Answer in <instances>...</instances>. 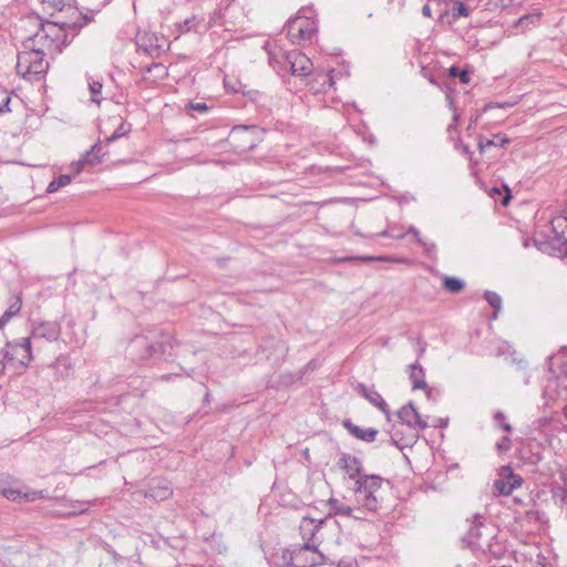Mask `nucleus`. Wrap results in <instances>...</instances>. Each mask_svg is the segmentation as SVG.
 Wrapping results in <instances>:
<instances>
[{"label": "nucleus", "instance_id": "obj_40", "mask_svg": "<svg viewBox=\"0 0 567 567\" xmlns=\"http://www.w3.org/2000/svg\"><path fill=\"white\" fill-rule=\"evenodd\" d=\"M3 496L11 501H17L18 498L23 497V494L19 489L6 488L3 489Z\"/></svg>", "mask_w": 567, "mask_h": 567}, {"label": "nucleus", "instance_id": "obj_18", "mask_svg": "<svg viewBox=\"0 0 567 567\" xmlns=\"http://www.w3.org/2000/svg\"><path fill=\"white\" fill-rule=\"evenodd\" d=\"M509 143V138L502 133L493 135L492 138H487L483 135L477 137V145L480 153L483 154L491 147H505Z\"/></svg>", "mask_w": 567, "mask_h": 567}, {"label": "nucleus", "instance_id": "obj_60", "mask_svg": "<svg viewBox=\"0 0 567 567\" xmlns=\"http://www.w3.org/2000/svg\"><path fill=\"white\" fill-rule=\"evenodd\" d=\"M143 39H144V42H145L146 40H148V39H147V34H145V33H144Z\"/></svg>", "mask_w": 567, "mask_h": 567}, {"label": "nucleus", "instance_id": "obj_39", "mask_svg": "<svg viewBox=\"0 0 567 567\" xmlns=\"http://www.w3.org/2000/svg\"><path fill=\"white\" fill-rule=\"evenodd\" d=\"M450 74L452 76H458L462 83L470 82V75L466 71H460L456 66L450 68Z\"/></svg>", "mask_w": 567, "mask_h": 567}, {"label": "nucleus", "instance_id": "obj_6", "mask_svg": "<svg viewBox=\"0 0 567 567\" xmlns=\"http://www.w3.org/2000/svg\"><path fill=\"white\" fill-rule=\"evenodd\" d=\"M309 551L316 554L318 551V545L315 543H305L292 551H285L281 557L282 565L280 567H313L316 565V558L312 557L310 560L306 558Z\"/></svg>", "mask_w": 567, "mask_h": 567}, {"label": "nucleus", "instance_id": "obj_1", "mask_svg": "<svg viewBox=\"0 0 567 567\" xmlns=\"http://www.w3.org/2000/svg\"><path fill=\"white\" fill-rule=\"evenodd\" d=\"M384 482L385 480L381 476L370 474L352 485L355 506L361 515H365V519L369 515H374L380 511Z\"/></svg>", "mask_w": 567, "mask_h": 567}, {"label": "nucleus", "instance_id": "obj_16", "mask_svg": "<svg viewBox=\"0 0 567 567\" xmlns=\"http://www.w3.org/2000/svg\"><path fill=\"white\" fill-rule=\"evenodd\" d=\"M359 392L364 396L372 405L377 406L382 413L390 420V410L382 395L373 388H368L363 384L359 385Z\"/></svg>", "mask_w": 567, "mask_h": 567}, {"label": "nucleus", "instance_id": "obj_20", "mask_svg": "<svg viewBox=\"0 0 567 567\" xmlns=\"http://www.w3.org/2000/svg\"><path fill=\"white\" fill-rule=\"evenodd\" d=\"M171 348H172L171 342L168 340V337H166L162 341L151 343L147 347L146 351H144V358L146 357V353H147V357H150V358H156V359L161 358V355L165 354L167 349H171Z\"/></svg>", "mask_w": 567, "mask_h": 567}, {"label": "nucleus", "instance_id": "obj_35", "mask_svg": "<svg viewBox=\"0 0 567 567\" xmlns=\"http://www.w3.org/2000/svg\"><path fill=\"white\" fill-rule=\"evenodd\" d=\"M188 112L206 113L209 107L205 102H189L185 106Z\"/></svg>", "mask_w": 567, "mask_h": 567}, {"label": "nucleus", "instance_id": "obj_55", "mask_svg": "<svg viewBox=\"0 0 567 567\" xmlns=\"http://www.w3.org/2000/svg\"><path fill=\"white\" fill-rule=\"evenodd\" d=\"M563 414H564L565 419H567V405L564 408Z\"/></svg>", "mask_w": 567, "mask_h": 567}, {"label": "nucleus", "instance_id": "obj_53", "mask_svg": "<svg viewBox=\"0 0 567 567\" xmlns=\"http://www.w3.org/2000/svg\"><path fill=\"white\" fill-rule=\"evenodd\" d=\"M8 322H9V321H8V320H4V318L1 316V317H0V329H1L2 327H4Z\"/></svg>", "mask_w": 567, "mask_h": 567}, {"label": "nucleus", "instance_id": "obj_32", "mask_svg": "<svg viewBox=\"0 0 567 567\" xmlns=\"http://www.w3.org/2000/svg\"><path fill=\"white\" fill-rule=\"evenodd\" d=\"M470 16L468 8L461 1L455 0L452 8V17L454 20H457L462 17L466 18Z\"/></svg>", "mask_w": 567, "mask_h": 567}, {"label": "nucleus", "instance_id": "obj_19", "mask_svg": "<svg viewBox=\"0 0 567 567\" xmlns=\"http://www.w3.org/2000/svg\"><path fill=\"white\" fill-rule=\"evenodd\" d=\"M323 523L324 519L316 520L308 517L301 520L299 528L305 543H313V538Z\"/></svg>", "mask_w": 567, "mask_h": 567}, {"label": "nucleus", "instance_id": "obj_12", "mask_svg": "<svg viewBox=\"0 0 567 567\" xmlns=\"http://www.w3.org/2000/svg\"><path fill=\"white\" fill-rule=\"evenodd\" d=\"M398 417L402 424H406L411 429L420 427L424 430L427 427V422L422 419L412 402L398 411Z\"/></svg>", "mask_w": 567, "mask_h": 567}, {"label": "nucleus", "instance_id": "obj_4", "mask_svg": "<svg viewBox=\"0 0 567 567\" xmlns=\"http://www.w3.org/2000/svg\"><path fill=\"white\" fill-rule=\"evenodd\" d=\"M312 10L303 8L299 14L290 19L286 25L287 35L292 43L311 40L317 32V23L311 17Z\"/></svg>", "mask_w": 567, "mask_h": 567}, {"label": "nucleus", "instance_id": "obj_58", "mask_svg": "<svg viewBox=\"0 0 567 567\" xmlns=\"http://www.w3.org/2000/svg\"><path fill=\"white\" fill-rule=\"evenodd\" d=\"M135 44H136L137 48H140V42H138L137 38L135 39Z\"/></svg>", "mask_w": 567, "mask_h": 567}, {"label": "nucleus", "instance_id": "obj_51", "mask_svg": "<svg viewBox=\"0 0 567 567\" xmlns=\"http://www.w3.org/2000/svg\"><path fill=\"white\" fill-rule=\"evenodd\" d=\"M404 236H405L404 233H402V234H392L391 235L392 238H396V239H402V238H404Z\"/></svg>", "mask_w": 567, "mask_h": 567}, {"label": "nucleus", "instance_id": "obj_37", "mask_svg": "<svg viewBox=\"0 0 567 567\" xmlns=\"http://www.w3.org/2000/svg\"><path fill=\"white\" fill-rule=\"evenodd\" d=\"M512 441L509 436H503L499 441L496 442V449L499 453H506L511 450Z\"/></svg>", "mask_w": 567, "mask_h": 567}, {"label": "nucleus", "instance_id": "obj_48", "mask_svg": "<svg viewBox=\"0 0 567 567\" xmlns=\"http://www.w3.org/2000/svg\"><path fill=\"white\" fill-rule=\"evenodd\" d=\"M505 188H506L507 195H506V197L503 200L504 205H506L508 203L509 198H511V190H509V188L507 186H505Z\"/></svg>", "mask_w": 567, "mask_h": 567}, {"label": "nucleus", "instance_id": "obj_26", "mask_svg": "<svg viewBox=\"0 0 567 567\" xmlns=\"http://www.w3.org/2000/svg\"><path fill=\"white\" fill-rule=\"evenodd\" d=\"M203 22V18L192 16L177 24L181 32L196 31L199 24Z\"/></svg>", "mask_w": 567, "mask_h": 567}, {"label": "nucleus", "instance_id": "obj_49", "mask_svg": "<svg viewBox=\"0 0 567 567\" xmlns=\"http://www.w3.org/2000/svg\"><path fill=\"white\" fill-rule=\"evenodd\" d=\"M318 367V363L316 360H312L310 361L308 364H307V368L308 369H311V370H315L316 368Z\"/></svg>", "mask_w": 567, "mask_h": 567}, {"label": "nucleus", "instance_id": "obj_14", "mask_svg": "<svg viewBox=\"0 0 567 567\" xmlns=\"http://www.w3.org/2000/svg\"><path fill=\"white\" fill-rule=\"evenodd\" d=\"M329 506H330V514L346 516V517H352L354 519L359 520H365V515H361L358 507L349 506L343 504L341 501L337 498H330L329 499Z\"/></svg>", "mask_w": 567, "mask_h": 567}, {"label": "nucleus", "instance_id": "obj_59", "mask_svg": "<svg viewBox=\"0 0 567 567\" xmlns=\"http://www.w3.org/2000/svg\"><path fill=\"white\" fill-rule=\"evenodd\" d=\"M133 9H134V12H136V2L135 1L133 2Z\"/></svg>", "mask_w": 567, "mask_h": 567}, {"label": "nucleus", "instance_id": "obj_27", "mask_svg": "<svg viewBox=\"0 0 567 567\" xmlns=\"http://www.w3.org/2000/svg\"><path fill=\"white\" fill-rule=\"evenodd\" d=\"M493 491L494 494L502 496H509L514 492L508 481L504 477L494 481Z\"/></svg>", "mask_w": 567, "mask_h": 567}, {"label": "nucleus", "instance_id": "obj_3", "mask_svg": "<svg viewBox=\"0 0 567 567\" xmlns=\"http://www.w3.org/2000/svg\"><path fill=\"white\" fill-rule=\"evenodd\" d=\"M45 53L39 50L24 49L17 56V72L29 81H39L49 69Z\"/></svg>", "mask_w": 567, "mask_h": 567}, {"label": "nucleus", "instance_id": "obj_38", "mask_svg": "<svg viewBox=\"0 0 567 567\" xmlns=\"http://www.w3.org/2000/svg\"><path fill=\"white\" fill-rule=\"evenodd\" d=\"M146 71L148 73L155 71L157 78H164L167 75L166 68L162 63H153L151 66H147Z\"/></svg>", "mask_w": 567, "mask_h": 567}, {"label": "nucleus", "instance_id": "obj_21", "mask_svg": "<svg viewBox=\"0 0 567 567\" xmlns=\"http://www.w3.org/2000/svg\"><path fill=\"white\" fill-rule=\"evenodd\" d=\"M101 148H102V145H101V142L99 141L91 147L90 152H87L79 162H76L74 164L76 173H80L84 165L92 164L94 162V158L96 161H100L97 153L101 152Z\"/></svg>", "mask_w": 567, "mask_h": 567}, {"label": "nucleus", "instance_id": "obj_57", "mask_svg": "<svg viewBox=\"0 0 567 567\" xmlns=\"http://www.w3.org/2000/svg\"><path fill=\"white\" fill-rule=\"evenodd\" d=\"M361 259H364V260H372L373 258H372V257H362Z\"/></svg>", "mask_w": 567, "mask_h": 567}, {"label": "nucleus", "instance_id": "obj_5", "mask_svg": "<svg viewBox=\"0 0 567 567\" xmlns=\"http://www.w3.org/2000/svg\"><path fill=\"white\" fill-rule=\"evenodd\" d=\"M4 351L9 354V363L13 368H25L32 360L31 338H21L18 341H7Z\"/></svg>", "mask_w": 567, "mask_h": 567}, {"label": "nucleus", "instance_id": "obj_45", "mask_svg": "<svg viewBox=\"0 0 567 567\" xmlns=\"http://www.w3.org/2000/svg\"><path fill=\"white\" fill-rule=\"evenodd\" d=\"M406 234H412L415 237L416 241H419V239H422L420 236V231L414 226H410Z\"/></svg>", "mask_w": 567, "mask_h": 567}, {"label": "nucleus", "instance_id": "obj_41", "mask_svg": "<svg viewBox=\"0 0 567 567\" xmlns=\"http://www.w3.org/2000/svg\"><path fill=\"white\" fill-rule=\"evenodd\" d=\"M1 95V102H0V114H3L6 112H9V103L11 101V97L7 93L0 92Z\"/></svg>", "mask_w": 567, "mask_h": 567}, {"label": "nucleus", "instance_id": "obj_11", "mask_svg": "<svg viewBox=\"0 0 567 567\" xmlns=\"http://www.w3.org/2000/svg\"><path fill=\"white\" fill-rule=\"evenodd\" d=\"M173 494L172 485L166 480L152 478L147 483V489L144 492V497H150L156 502L167 499Z\"/></svg>", "mask_w": 567, "mask_h": 567}, {"label": "nucleus", "instance_id": "obj_34", "mask_svg": "<svg viewBox=\"0 0 567 567\" xmlns=\"http://www.w3.org/2000/svg\"><path fill=\"white\" fill-rule=\"evenodd\" d=\"M494 421L496 422V424L503 429L504 431L506 432H512L513 431V427L512 425L506 422V416L503 412L501 411H497L495 414H494Z\"/></svg>", "mask_w": 567, "mask_h": 567}, {"label": "nucleus", "instance_id": "obj_22", "mask_svg": "<svg viewBox=\"0 0 567 567\" xmlns=\"http://www.w3.org/2000/svg\"><path fill=\"white\" fill-rule=\"evenodd\" d=\"M499 476L508 481L513 491L519 488L523 485V478L520 475L515 474L512 466L505 465L499 470Z\"/></svg>", "mask_w": 567, "mask_h": 567}, {"label": "nucleus", "instance_id": "obj_54", "mask_svg": "<svg viewBox=\"0 0 567 567\" xmlns=\"http://www.w3.org/2000/svg\"><path fill=\"white\" fill-rule=\"evenodd\" d=\"M424 351H425V347H424V346H422V347L420 348V350H419V357H422V355H423V353H424Z\"/></svg>", "mask_w": 567, "mask_h": 567}, {"label": "nucleus", "instance_id": "obj_2", "mask_svg": "<svg viewBox=\"0 0 567 567\" xmlns=\"http://www.w3.org/2000/svg\"><path fill=\"white\" fill-rule=\"evenodd\" d=\"M39 30L23 42V48L45 53L59 47L61 33L66 25L63 21L39 23Z\"/></svg>", "mask_w": 567, "mask_h": 567}, {"label": "nucleus", "instance_id": "obj_29", "mask_svg": "<svg viewBox=\"0 0 567 567\" xmlns=\"http://www.w3.org/2000/svg\"><path fill=\"white\" fill-rule=\"evenodd\" d=\"M71 176L69 174H62L56 179H53L49 183L47 187V193H55L60 188L69 185L71 183Z\"/></svg>", "mask_w": 567, "mask_h": 567}, {"label": "nucleus", "instance_id": "obj_36", "mask_svg": "<svg viewBox=\"0 0 567 567\" xmlns=\"http://www.w3.org/2000/svg\"><path fill=\"white\" fill-rule=\"evenodd\" d=\"M69 0H41L47 9L62 11Z\"/></svg>", "mask_w": 567, "mask_h": 567}, {"label": "nucleus", "instance_id": "obj_15", "mask_svg": "<svg viewBox=\"0 0 567 567\" xmlns=\"http://www.w3.org/2000/svg\"><path fill=\"white\" fill-rule=\"evenodd\" d=\"M60 337V327L56 322H42L34 327L31 339H45L55 341Z\"/></svg>", "mask_w": 567, "mask_h": 567}, {"label": "nucleus", "instance_id": "obj_47", "mask_svg": "<svg viewBox=\"0 0 567 567\" xmlns=\"http://www.w3.org/2000/svg\"><path fill=\"white\" fill-rule=\"evenodd\" d=\"M499 3L502 6V8L507 9V8L512 7L513 0H499Z\"/></svg>", "mask_w": 567, "mask_h": 567}, {"label": "nucleus", "instance_id": "obj_33", "mask_svg": "<svg viewBox=\"0 0 567 567\" xmlns=\"http://www.w3.org/2000/svg\"><path fill=\"white\" fill-rule=\"evenodd\" d=\"M542 14L539 12L529 13L520 17L517 22L516 27H524L527 24H535L540 20Z\"/></svg>", "mask_w": 567, "mask_h": 567}, {"label": "nucleus", "instance_id": "obj_44", "mask_svg": "<svg viewBox=\"0 0 567 567\" xmlns=\"http://www.w3.org/2000/svg\"><path fill=\"white\" fill-rule=\"evenodd\" d=\"M417 244L423 247L424 252L427 255H432L436 250L434 243H426L423 239H419Z\"/></svg>", "mask_w": 567, "mask_h": 567}, {"label": "nucleus", "instance_id": "obj_9", "mask_svg": "<svg viewBox=\"0 0 567 567\" xmlns=\"http://www.w3.org/2000/svg\"><path fill=\"white\" fill-rule=\"evenodd\" d=\"M337 464L347 474L352 485L370 475L364 473L362 462L351 454L343 453Z\"/></svg>", "mask_w": 567, "mask_h": 567}, {"label": "nucleus", "instance_id": "obj_46", "mask_svg": "<svg viewBox=\"0 0 567 567\" xmlns=\"http://www.w3.org/2000/svg\"><path fill=\"white\" fill-rule=\"evenodd\" d=\"M422 14L426 18H431L432 17V11H431V8L429 4H424L423 8H422Z\"/></svg>", "mask_w": 567, "mask_h": 567}, {"label": "nucleus", "instance_id": "obj_43", "mask_svg": "<svg viewBox=\"0 0 567 567\" xmlns=\"http://www.w3.org/2000/svg\"><path fill=\"white\" fill-rule=\"evenodd\" d=\"M42 497H43V491H31V492L23 493V498H25L29 502H34Z\"/></svg>", "mask_w": 567, "mask_h": 567}, {"label": "nucleus", "instance_id": "obj_50", "mask_svg": "<svg viewBox=\"0 0 567 567\" xmlns=\"http://www.w3.org/2000/svg\"><path fill=\"white\" fill-rule=\"evenodd\" d=\"M462 151H463L464 154L471 155V151H470L468 145H463Z\"/></svg>", "mask_w": 567, "mask_h": 567}, {"label": "nucleus", "instance_id": "obj_56", "mask_svg": "<svg viewBox=\"0 0 567 567\" xmlns=\"http://www.w3.org/2000/svg\"><path fill=\"white\" fill-rule=\"evenodd\" d=\"M161 379H162V380H168V379H169V375H168V374H166V375H162V377H161Z\"/></svg>", "mask_w": 567, "mask_h": 567}, {"label": "nucleus", "instance_id": "obj_10", "mask_svg": "<svg viewBox=\"0 0 567 567\" xmlns=\"http://www.w3.org/2000/svg\"><path fill=\"white\" fill-rule=\"evenodd\" d=\"M255 132L256 126H235L230 132V138L241 151H250L256 146V138L252 136Z\"/></svg>", "mask_w": 567, "mask_h": 567}, {"label": "nucleus", "instance_id": "obj_23", "mask_svg": "<svg viewBox=\"0 0 567 567\" xmlns=\"http://www.w3.org/2000/svg\"><path fill=\"white\" fill-rule=\"evenodd\" d=\"M483 528H484V525L481 522H478L477 524H474L473 526L470 527L467 535H466V540L470 546L477 547V548L483 547V545L481 543V538L483 535V532H482Z\"/></svg>", "mask_w": 567, "mask_h": 567}, {"label": "nucleus", "instance_id": "obj_13", "mask_svg": "<svg viewBox=\"0 0 567 567\" xmlns=\"http://www.w3.org/2000/svg\"><path fill=\"white\" fill-rule=\"evenodd\" d=\"M409 377L412 382L413 390H424L426 396H431V389L427 386L425 381V371L419 361L409 365Z\"/></svg>", "mask_w": 567, "mask_h": 567}, {"label": "nucleus", "instance_id": "obj_61", "mask_svg": "<svg viewBox=\"0 0 567 567\" xmlns=\"http://www.w3.org/2000/svg\"><path fill=\"white\" fill-rule=\"evenodd\" d=\"M458 118V116L456 114H454V122H456Z\"/></svg>", "mask_w": 567, "mask_h": 567}, {"label": "nucleus", "instance_id": "obj_8", "mask_svg": "<svg viewBox=\"0 0 567 567\" xmlns=\"http://www.w3.org/2000/svg\"><path fill=\"white\" fill-rule=\"evenodd\" d=\"M286 64L296 76L305 78L311 74L313 64L311 60L298 50L285 54Z\"/></svg>", "mask_w": 567, "mask_h": 567}, {"label": "nucleus", "instance_id": "obj_17", "mask_svg": "<svg viewBox=\"0 0 567 567\" xmlns=\"http://www.w3.org/2000/svg\"><path fill=\"white\" fill-rule=\"evenodd\" d=\"M343 426L349 431L351 435L363 442H374L378 435V430L373 427L362 429L359 425L353 424L350 420L343 422Z\"/></svg>", "mask_w": 567, "mask_h": 567}, {"label": "nucleus", "instance_id": "obj_25", "mask_svg": "<svg viewBox=\"0 0 567 567\" xmlns=\"http://www.w3.org/2000/svg\"><path fill=\"white\" fill-rule=\"evenodd\" d=\"M484 298L485 300L487 301V303L494 308V315H493V319H496L497 318V312L502 309V297L495 292V291H485L484 293Z\"/></svg>", "mask_w": 567, "mask_h": 567}, {"label": "nucleus", "instance_id": "obj_31", "mask_svg": "<svg viewBox=\"0 0 567 567\" xmlns=\"http://www.w3.org/2000/svg\"><path fill=\"white\" fill-rule=\"evenodd\" d=\"M443 287L452 293H457L464 288V282L455 277H446Z\"/></svg>", "mask_w": 567, "mask_h": 567}, {"label": "nucleus", "instance_id": "obj_42", "mask_svg": "<svg viewBox=\"0 0 567 567\" xmlns=\"http://www.w3.org/2000/svg\"><path fill=\"white\" fill-rule=\"evenodd\" d=\"M7 367H12L9 363V354L4 349L0 351V374L3 373Z\"/></svg>", "mask_w": 567, "mask_h": 567}, {"label": "nucleus", "instance_id": "obj_28", "mask_svg": "<svg viewBox=\"0 0 567 567\" xmlns=\"http://www.w3.org/2000/svg\"><path fill=\"white\" fill-rule=\"evenodd\" d=\"M87 86L91 93V100L94 103L101 102V91H102V83L99 80H94L93 78H87Z\"/></svg>", "mask_w": 567, "mask_h": 567}, {"label": "nucleus", "instance_id": "obj_30", "mask_svg": "<svg viewBox=\"0 0 567 567\" xmlns=\"http://www.w3.org/2000/svg\"><path fill=\"white\" fill-rule=\"evenodd\" d=\"M316 82L320 84V87H318V91H327L328 89L332 87L334 84V79L332 75V72L328 73H318L316 74Z\"/></svg>", "mask_w": 567, "mask_h": 567}, {"label": "nucleus", "instance_id": "obj_52", "mask_svg": "<svg viewBox=\"0 0 567 567\" xmlns=\"http://www.w3.org/2000/svg\"><path fill=\"white\" fill-rule=\"evenodd\" d=\"M379 236H382V237H391V233H389L388 230H383L381 233L378 234Z\"/></svg>", "mask_w": 567, "mask_h": 567}, {"label": "nucleus", "instance_id": "obj_24", "mask_svg": "<svg viewBox=\"0 0 567 567\" xmlns=\"http://www.w3.org/2000/svg\"><path fill=\"white\" fill-rule=\"evenodd\" d=\"M21 306H22V300H21L20 296H13L10 300V305H9L8 309L2 315L4 320L10 321L11 318L17 316L21 310Z\"/></svg>", "mask_w": 567, "mask_h": 567}, {"label": "nucleus", "instance_id": "obj_7", "mask_svg": "<svg viewBox=\"0 0 567 567\" xmlns=\"http://www.w3.org/2000/svg\"><path fill=\"white\" fill-rule=\"evenodd\" d=\"M130 130L131 125L125 123L121 116H112L103 121L100 126V135H103L105 143L110 144L127 134Z\"/></svg>", "mask_w": 567, "mask_h": 567}]
</instances>
